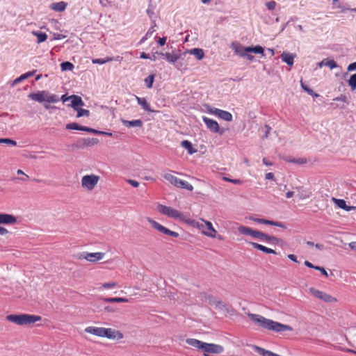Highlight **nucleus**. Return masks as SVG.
Listing matches in <instances>:
<instances>
[{
	"mask_svg": "<svg viewBox=\"0 0 356 356\" xmlns=\"http://www.w3.org/2000/svg\"><path fill=\"white\" fill-rule=\"evenodd\" d=\"M60 99H61L63 102H67V101H68V100H70V98H69V97H67L65 95H63L61 97Z\"/></svg>",
	"mask_w": 356,
	"mask_h": 356,
	"instance_id": "obj_64",
	"label": "nucleus"
},
{
	"mask_svg": "<svg viewBox=\"0 0 356 356\" xmlns=\"http://www.w3.org/2000/svg\"><path fill=\"white\" fill-rule=\"evenodd\" d=\"M103 337H106L109 339L120 340L123 338V334L118 330L104 327Z\"/></svg>",
	"mask_w": 356,
	"mask_h": 356,
	"instance_id": "obj_12",
	"label": "nucleus"
},
{
	"mask_svg": "<svg viewBox=\"0 0 356 356\" xmlns=\"http://www.w3.org/2000/svg\"><path fill=\"white\" fill-rule=\"evenodd\" d=\"M157 211L169 218L179 220V221L184 222L187 224L188 222H191V219L188 216L171 207L159 204L157 206Z\"/></svg>",
	"mask_w": 356,
	"mask_h": 356,
	"instance_id": "obj_5",
	"label": "nucleus"
},
{
	"mask_svg": "<svg viewBox=\"0 0 356 356\" xmlns=\"http://www.w3.org/2000/svg\"><path fill=\"white\" fill-rule=\"evenodd\" d=\"M75 111L77 112V118H81L83 116L88 117L90 115V111L88 109L77 108V109H75Z\"/></svg>",
	"mask_w": 356,
	"mask_h": 356,
	"instance_id": "obj_36",
	"label": "nucleus"
},
{
	"mask_svg": "<svg viewBox=\"0 0 356 356\" xmlns=\"http://www.w3.org/2000/svg\"><path fill=\"white\" fill-rule=\"evenodd\" d=\"M222 179H223V180H225L226 181H228V182H230V183H232L234 184H242V181L240 179H234L225 177H224Z\"/></svg>",
	"mask_w": 356,
	"mask_h": 356,
	"instance_id": "obj_47",
	"label": "nucleus"
},
{
	"mask_svg": "<svg viewBox=\"0 0 356 356\" xmlns=\"http://www.w3.org/2000/svg\"><path fill=\"white\" fill-rule=\"evenodd\" d=\"M326 65L328 66L331 70L337 67V63L333 60H323L320 63V65Z\"/></svg>",
	"mask_w": 356,
	"mask_h": 356,
	"instance_id": "obj_34",
	"label": "nucleus"
},
{
	"mask_svg": "<svg viewBox=\"0 0 356 356\" xmlns=\"http://www.w3.org/2000/svg\"><path fill=\"white\" fill-rule=\"evenodd\" d=\"M249 244L252 245L254 249L259 250L260 251H262L264 253L266 254H276V252L269 248H267L263 245H261L259 243H255V242H249Z\"/></svg>",
	"mask_w": 356,
	"mask_h": 356,
	"instance_id": "obj_19",
	"label": "nucleus"
},
{
	"mask_svg": "<svg viewBox=\"0 0 356 356\" xmlns=\"http://www.w3.org/2000/svg\"><path fill=\"white\" fill-rule=\"evenodd\" d=\"M105 253L97 252H83L80 256L79 259H86L88 261L95 263L98 261L102 260L104 257Z\"/></svg>",
	"mask_w": 356,
	"mask_h": 356,
	"instance_id": "obj_11",
	"label": "nucleus"
},
{
	"mask_svg": "<svg viewBox=\"0 0 356 356\" xmlns=\"http://www.w3.org/2000/svg\"><path fill=\"white\" fill-rule=\"evenodd\" d=\"M105 302H128L129 300L125 298H105L103 299Z\"/></svg>",
	"mask_w": 356,
	"mask_h": 356,
	"instance_id": "obj_28",
	"label": "nucleus"
},
{
	"mask_svg": "<svg viewBox=\"0 0 356 356\" xmlns=\"http://www.w3.org/2000/svg\"><path fill=\"white\" fill-rule=\"evenodd\" d=\"M254 221H255L258 223H261V224L273 225V226H276V227L284 228V229L286 228V226L282 222H277V221H273V220H266V219H264V218H255V219H254Z\"/></svg>",
	"mask_w": 356,
	"mask_h": 356,
	"instance_id": "obj_18",
	"label": "nucleus"
},
{
	"mask_svg": "<svg viewBox=\"0 0 356 356\" xmlns=\"http://www.w3.org/2000/svg\"><path fill=\"white\" fill-rule=\"evenodd\" d=\"M29 98L35 102L42 103H56L59 102V98L56 95L50 94L47 90H40L37 92L31 93L29 95Z\"/></svg>",
	"mask_w": 356,
	"mask_h": 356,
	"instance_id": "obj_7",
	"label": "nucleus"
},
{
	"mask_svg": "<svg viewBox=\"0 0 356 356\" xmlns=\"http://www.w3.org/2000/svg\"><path fill=\"white\" fill-rule=\"evenodd\" d=\"M309 293L314 298L321 300L325 302H336L337 301V298L314 287L309 289Z\"/></svg>",
	"mask_w": 356,
	"mask_h": 356,
	"instance_id": "obj_9",
	"label": "nucleus"
},
{
	"mask_svg": "<svg viewBox=\"0 0 356 356\" xmlns=\"http://www.w3.org/2000/svg\"><path fill=\"white\" fill-rule=\"evenodd\" d=\"M265 178H266V179L273 180L275 178L274 174L272 172H268L266 174Z\"/></svg>",
	"mask_w": 356,
	"mask_h": 356,
	"instance_id": "obj_55",
	"label": "nucleus"
},
{
	"mask_svg": "<svg viewBox=\"0 0 356 356\" xmlns=\"http://www.w3.org/2000/svg\"><path fill=\"white\" fill-rule=\"evenodd\" d=\"M26 79H27V76H25L24 74H23L19 77H18V78H17L16 79L14 80L13 85L19 83L22 80H24Z\"/></svg>",
	"mask_w": 356,
	"mask_h": 356,
	"instance_id": "obj_49",
	"label": "nucleus"
},
{
	"mask_svg": "<svg viewBox=\"0 0 356 356\" xmlns=\"http://www.w3.org/2000/svg\"><path fill=\"white\" fill-rule=\"evenodd\" d=\"M288 258H289V259H291V261H294V262H296V263L298 262L297 257H296V255H294V254H289V255H288Z\"/></svg>",
	"mask_w": 356,
	"mask_h": 356,
	"instance_id": "obj_60",
	"label": "nucleus"
},
{
	"mask_svg": "<svg viewBox=\"0 0 356 356\" xmlns=\"http://www.w3.org/2000/svg\"><path fill=\"white\" fill-rule=\"evenodd\" d=\"M8 233V231L7 229L3 227H1L0 226V235H6Z\"/></svg>",
	"mask_w": 356,
	"mask_h": 356,
	"instance_id": "obj_57",
	"label": "nucleus"
},
{
	"mask_svg": "<svg viewBox=\"0 0 356 356\" xmlns=\"http://www.w3.org/2000/svg\"><path fill=\"white\" fill-rule=\"evenodd\" d=\"M6 318L8 321L13 323L17 325L33 324L42 319L40 316L28 314H9L6 316Z\"/></svg>",
	"mask_w": 356,
	"mask_h": 356,
	"instance_id": "obj_4",
	"label": "nucleus"
},
{
	"mask_svg": "<svg viewBox=\"0 0 356 356\" xmlns=\"http://www.w3.org/2000/svg\"><path fill=\"white\" fill-rule=\"evenodd\" d=\"M189 53L192 55H194L199 60H202L204 56V51L199 48H194L190 50Z\"/></svg>",
	"mask_w": 356,
	"mask_h": 356,
	"instance_id": "obj_27",
	"label": "nucleus"
},
{
	"mask_svg": "<svg viewBox=\"0 0 356 356\" xmlns=\"http://www.w3.org/2000/svg\"><path fill=\"white\" fill-rule=\"evenodd\" d=\"M67 7V3L64 1H59L56 3H53L50 6V8L53 10L58 12H63L65 10Z\"/></svg>",
	"mask_w": 356,
	"mask_h": 356,
	"instance_id": "obj_22",
	"label": "nucleus"
},
{
	"mask_svg": "<svg viewBox=\"0 0 356 356\" xmlns=\"http://www.w3.org/2000/svg\"><path fill=\"white\" fill-rule=\"evenodd\" d=\"M281 58L282 60L289 65L292 66L293 65L295 56L292 54L283 52L281 55Z\"/></svg>",
	"mask_w": 356,
	"mask_h": 356,
	"instance_id": "obj_25",
	"label": "nucleus"
},
{
	"mask_svg": "<svg viewBox=\"0 0 356 356\" xmlns=\"http://www.w3.org/2000/svg\"><path fill=\"white\" fill-rule=\"evenodd\" d=\"M263 163L267 166H270V165H273V163L269 161L266 158H264L263 160Z\"/></svg>",
	"mask_w": 356,
	"mask_h": 356,
	"instance_id": "obj_58",
	"label": "nucleus"
},
{
	"mask_svg": "<svg viewBox=\"0 0 356 356\" xmlns=\"http://www.w3.org/2000/svg\"><path fill=\"white\" fill-rule=\"evenodd\" d=\"M166 40H167V38L166 37L159 38V40H158V43L161 46H163L165 44Z\"/></svg>",
	"mask_w": 356,
	"mask_h": 356,
	"instance_id": "obj_54",
	"label": "nucleus"
},
{
	"mask_svg": "<svg viewBox=\"0 0 356 356\" xmlns=\"http://www.w3.org/2000/svg\"><path fill=\"white\" fill-rule=\"evenodd\" d=\"M186 343L191 347L202 351L204 356H210L209 354H220L224 351V348L221 345L206 343L193 338L186 339Z\"/></svg>",
	"mask_w": 356,
	"mask_h": 356,
	"instance_id": "obj_2",
	"label": "nucleus"
},
{
	"mask_svg": "<svg viewBox=\"0 0 356 356\" xmlns=\"http://www.w3.org/2000/svg\"><path fill=\"white\" fill-rule=\"evenodd\" d=\"M200 220L201 222H196L191 219V222H188V224L199 229L202 234L210 238H216L217 231L213 227L212 223L204 219H201Z\"/></svg>",
	"mask_w": 356,
	"mask_h": 356,
	"instance_id": "obj_6",
	"label": "nucleus"
},
{
	"mask_svg": "<svg viewBox=\"0 0 356 356\" xmlns=\"http://www.w3.org/2000/svg\"><path fill=\"white\" fill-rule=\"evenodd\" d=\"M334 101H341V102H347V97H346V96L345 95H341L339 97H337L334 98Z\"/></svg>",
	"mask_w": 356,
	"mask_h": 356,
	"instance_id": "obj_52",
	"label": "nucleus"
},
{
	"mask_svg": "<svg viewBox=\"0 0 356 356\" xmlns=\"http://www.w3.org/2000/svg\"><path fill=\"white\" fill-rule=\"evenodd\" d=\"M17 222V218L11 214L0 213V224L13 225Z\"/></svg>",
	"mask_w": 356,
	"mask_h": 356,
	"instance_id": "obj_15",
	"label": "nucleus"
},
{
	"mask_svg": "<svg viewBox=\"0 0 356 356\" xmlns=\"http://www.w3.org/2000/svg\"><path fill=\"white\" fill-rule=\"evenodd\" d=\"M333 200H334V202H336L337 205L339 208L345 209L346 211H349L350 210V208L347 207L345 200H341V199H336V198H333Z\"/></svg>",
	"mask_w": 356,
	"mask_h": 356,
	"instance_id": "obj_35",
	"label": "nucleus"
},
{
	"mask_svg": "<svg viewBox=\"0 0 356 356\" xmlns=\"http://www.w3.org/2000/svg\"><path fill=\"white\" fill-rule=\"evenodd\" d=\"M0 143H5L13 146H15L17 145V142L15 140L10 138H0Z\"/></svg>",
	"mask_w": 356,
	"mask_h": 356,
	"instance_id": "obj_42",
	"label": "nucleus"
},
{
	"mask_svg": "<svg viewBox=\"0 0 356 356\" xmlns=\"http://www.w3.org/2000/svg\"><path fill=\"white\" fill-rule=\"evenodd\" d=\"M181 146L186 148L190 154H193L195 151L193 150L192 144L188 140H183L181 143Z\"/></svg>",
	"mask_w": 356,
	"mask_h": 356,
	"instance_id": "obj_32",
	"label": "nucleus"
},
{
	"mask_svg": "<svg viewBox=\"0 0 356 356\" xmlns=\"http://www.w3.org/2000/svg\"><path fill=\"white\" fill-rule=\"evenodd\" d=\"M209 112L227 122H231L233 119L232 115L229 112L219 108H213Z\"/></svg>",
	"mask_w": 356,
	"mask_h": 356,
	"instance_id": "obj_13",
	"label": "nucleus"
},
{
	"mask_svg": "<svg viewBox=\"0 0 356 356\" xmlns=\"http://www.w3.org/2000/svg\"><path fill=\"white\" fill-rule=\"evenodd\" d=\"M348 84L352 90H355L356 88V74L351 75L348 80Z\"/></svg>",
	"mask_w": 356,
	"mask_h": 356,
	"instance_id": "obj_41",
	"label": "nucleus"
},
{
	"mask_svg": "<svg viewBox=\"0 0 356 356\" xmlns=\"http://www.w3.org/2000/svg\"><path fill=\"white\" fill-rule=\"evenodd\" d=\"M140 57L141 58H143V59H147V58H150V57L149 56V55H148V54H146V53H145V52H142V53L140 54Z\"/></svg>",
	"mask_w": 356,
	"mask_h": 356,
	"instance_id": "obj_62",
	"label": "nucleus"
},
{
	"mask_svg": "<svg viewBox=\"0 0 356 356\" xmlns=\"http://www.w3.org/2000/svg\"><path fill=\"white\" fill-rule=\"evenodd\" d=\"M100 177L95 174L86 175L81 180V187L88 191H92L98 184Z\"/></svg>",
	"mask_w": 356,
	"mask_h": 356,
	"instance_id": "obj_8",
	"label": "nucleus"
},
{
	"mask_svg": "<svg viewBox=\"0 0 356 356\" xmlns=\"http://www.w3.org/2000/svg\"><path fill=\"white\" fill-rule=\"evenodd\" d=\"M163 177L166 181H168V182H170L171 184L174 185L175 186L177 187L180 179H179L178 177H177L170 173H165L163 175Z\"/></svg>",
	"mask_w": 356,
	"mask_h": 356,
	"instance_id": "obj_24",
	"label": "nucleus"
},
{
	"mask_svg": "<svg viewBox=\"0 0 356 356\" xmlns=\"http://www.w3.org/2000/svg\"><path fill=\"white\" fill-rule=\"evenodd\" d=\"M305 265L307 266L308 268H314V267H316V266H314L311 262L309 261H305Z\"/></svg>",
	"mask_w": 356,
	"mask_h": 356,
	"instance_id": "obj_61",
	"label": "nucleus"
},
{
	"mask_svg": "<svg viewBox=\"0 0 356 356\" xmlns=\"http://www.w3.org/2000/svg\"><path fill=\"white\" fill-rule=\"evenodd\" d=\"M136 98L138 104L139 105H140L145 111H148V112H154V111L150 108V105L147 102L145 98L139 97L137 96L136 97Z\"/></svg>",
	"mask_w": 356,
	"mask_h": 356,
	"instance_id": "obj_23",
	"label": "nucleus"
},
{
	"mask_svg": "<svg viewBox=\"0 0 356 356\" xmlns=\"http://www.w3.org/2000/svg\"><path fill=\"white\" fill-rule=\"evenodd\" d=\"M32 33L37 37L38 43L43 42L47 39V35L44 33L33 31Z\"/></svg>",
	"mask_w": 356,
	"mask_h": 356,
	"instance_id": "obj_30",
	"label": "nucleus"
},
{
	"mask_svg": "<svg viewBox=\"0 0 356 356\" xmlns=\"http://www.w3.org/2000/svg\"><path fill=\"white\" fill-rule=\"evenodd\" d=\"M239 233L250 236L252 238L259 239L261 241H266L271 243H278L279 238L273 236L265 234L261 231L253 229L250 227L243 225L239 226L238 228Z\"/></svg>",
	"mask_w": 356,
	"mask_h": 356,
	"instance_id": "obj_3",
	"label": "nucleus"
},
{
	"mask_svg": "<svg viewBox=\"0 0 356 356\" xmlns=\"http://www.w3.org/2000/svg\"><path fill=\"white\" fill-rule=\"evenodd\" d=\"M17 175H22L23 177H19V179L23 181H27L29 179V176L25 174L22 170H17Z\"/></svg>",
	"mask_w": 356,
	"mask_h": 356,
	"instance_id": "obj_48",
	"label": "nucleus"
},
{
	"mask_svg": "<svg viewBox=\"0 0 356 356\" xmlns=\"http://www.w3.org/2000/svg\"><path fill=\"white\" fill-rule=\"evenodd\" d=\"M202 120L205 123L207 127L213 133H219L220 127L218 123L207 117H203Z\"/></svg>",
	"mask_w": 356,
	"mask_h": 356,
	"instance_id": "obj_14",
	"label": "nucleus"
},
{
	"mask_svg": "<svg viewBox=\"0 0 356 356\" xmlns=\"http://www.w3.org/2000/svg\"><path fill=\"white\" fill-rule=\"evenodd\" d=\"M246 50L249 52H253L254 54H264V48L259 45L255 47H247Z\"/></svg>",
	"mask_w": 356,
	"mask_h": 356,
	"instance_id": "obj_31",
	"label": "nucleus"
},
{
	"mask_svg": "<svg viewBox=\"0 0 356 356\" xmlns=\"http://www.w3.org/2000/svg\"><path fill=\"white\" fill-rule=\"evenodd\" d=\"M212 303L216 306V308L220 309H225V305L220 300H214Z\"/></svg>",
	"mask_w": 356,
	"mask_h": 356,
	"instance_id": "obj_44",
	"label": "nucleus"
},
{
	"mask_svg": "<svg viewBox=\"0 0 356 356\" xmlns=\"http://www.w3.org/2000/svg\"><path fill=\"white\" fill-rule=\"evenodd\" d=\"M348 245L351 250H356V241L350 242Z\"/></svg>",
	"mask_w": 356,
	"mask_h": 356,
	"instance_id": "obj_59",
	"label": "nucleus"
},
{
	"mask_svg": "<svg viewBox=\"0 0 356 356\" xmlns=\"http://www.w3.org/2000/svg\"><path fill=\"white\" fill-rule=\"evenodd\" d=\"M85 332L92 335L103 337L104 327L89 326L85 329Z\"/></svg>",
	"mask_w": 356,
	"mask_h": 356,
	"instance_id": "obj_16",
	"label": "nucleus"
},
{
	"mask_svg": "<svg viewBox=\"0 0 356 356\" xmlns=\"http://www.w3.org/2000/svg\"><path fill=\"white\" fill-rule=\"evenodd\" d=\"M294 195V192L293 191H288L286 193V197L287 198H291Z\"/></svg>",
	"mask_w": 356,
	"mask_h": 356,
	"instance_id": "obj_63",
	"label": "nucleus"
},
{
	"mask_svg": "<svg viewBox=\"0 0 356 356\" xmlns=\"http://www.w3.org/2000/svg\"><path fill=\"white\" fill-rule=\"evenodd\" d=\"M314 269L319 270L325 277H328V274L324 268L316 266V267H314Z\"/></svg>",
	"mask_w": 356,
	"mask_h": 356,
	"instance_id": "obj_50",
	"label": "nucleus"
},
{
	"mask_svg": "<svg viewBox=\"0 0 356 356\" xmlns=\"http://www.w3.org/2000/svg\"><path fill=\"white\" fill-rule=\"evenodd\" d=\"M117 286H118V284L116 282H106V283L102 284L101 288L103 289H113L116 288Z\"/></svg>",
	"mask_w": 356,
	"mask_h": 356,
	"instance_id": "obj_39",
	"label": "nucleus"
},
{
	"mask_svg": "<svg viewBox=\"0 0 356 356\" xmlns=\"http://www.w3.org/2000/svg\"><path fill=\"white\" fill-rule=\"evenodd\" d=\"M114 59L112 57H106L105 58H95V59H92V63L93 64H100V65H102V64H104L106 63L112 61Z\"/></svg>",
	"mask_w": 356,
	"mask_h": 356,
	"instance_id": "obj_33",
	"label": "nucleus"
},
{
	"mask_svg": "<svg viewBox=\"0 0 356 356\" xmlns=\"http://www.w3.org/2000/svg\"><path fill=\"white\" fill-rule=\"evenodd\" d=\"M127 181L134 187H138L139 186V182L136 180L129 179Z\"/></svg>",
	"mask_w": 356,
	"mask_h": 356,
	"instance_id": "obj_53",
	"label": "nucleus"
},
{
	"mask_svg": "<svg viewBox=\"0 0 356 356\" xmlns=\"http://www.w3.org/2000/svg\"><path fill=\"white\" fill-rule=\"evenodd\" d=\"M122 124L128 128L132 127H143V121L141 120H122Z\"/></svg>",
	"mask_w": 356,
	"mask_h": 356,
	"instance_id": "obj_21",
	"label": "nucleus"
},
{
	"mask_svg": "<svg viewBox=\"0 0 356 356\" xmlns=\"http://www.w3.org/2000/svg\"><path fill=\"white\" fill-rule=\"evenodd\" d=\"M291 162L298 163V164H305L307 163V159L305 158H300L297 160H292Z\"/></svg>",
	"mask_w": 356,
	"mask_h": 356,
	"instance_id": "obj_51",
	"label": "nucleus"
},
{
	"mask_svg": "<svg viewBox=\"0 0 356 356\" xmlns=\"http://www.w3.org/2000/svg\"><path fill=\"white\" fill-rule=\"evenodd\" d=\"M248 317L254 323L268 330H273L277 332L284 331H292L293 328L288 325L282 324L279 322L274 321L270 319L254 314H248Z\"/></svg>",
	"mask_w": 356,
	"mask_h": 356,
	"instance_id": "obj_1",
	"label": "nucleus"
},
{
	"mask_svg": "<svg viewBox=\"0 0 356 356\" xmlns=\"http://www.w3.org/2000/svg\"><path fill=\"white\" fill-rule=\"evenodd\" d=\"M356 70V62L350 64L348 67V71H353Z\"/></svg>",
	"mask_w": 356,
	"mask_h": 356,
	"instance_id": "obj_56",
	"label": "nucleus"
},
{
	"mask_svg": "<svg viewBox=\"0 0 356 356\" xmlns=\"http://www.w3.org/2000/svg\"><path fill=\"white\" fill-rule=\"evenodd\" d=\"M60 67L63 71L72 70L74 69V65L70 62L66 61L60 64Z\"/></svg>",
	"mask_w": 356,
	"mask_h": 356,
	"instance_id": "obj_38",
	"label": "nucleus"
},
{
	"mask_svg": "<svg viewBox=\"0 0 356 356\" xmlns=\"http://www.w3.org/2000/svg\"><path fill=\"white\" fill-rule=\"evenodd\" d=\"M177 187L186 189L188 191H192L193 190V186L191 184L182 179L179 180Z\"/></svg>",
	"mask_w": 356,
	"mask_h": 356,
	"instance_id": "obj_29",
	"label": "nucleus"
},
{
	"mask_svg": "<svg viewBox=\"0 0 356 356\" xmlns=\"http://www.w3.org/2000/svg\"><path fill=\"white\" fill-rule=\"evenodd\" d=\"M82 131L90 132V133H93V134H103L102 131H98V130L94 129L92 128H90V127H84V126H83V129H82Z\"/></svg>",
	"mask_w": 356,
	"mask_h": 356,
	"instance_id": "obj_45",
	"label": "nucleus"
},
{
	"mask_svg": "<svg viewBox=\"0 0 356 356\" xmlns=\"http://www.w3.org/2000/svg\"><path fill=\"white\" fill-rule=\"evenodd\" d=\"M154 74H151V75L148 76L145 79V85H146V86L148 88H151L152 87V85H153V83H154Z\"/></svg>",
	"mask_w": 356,
	"mask_h": 356,
	"instance_id": "obj_40",
	"label": "nucleus"
},
{
	"mask_svg": "<svg viewBox=\"0 0 356 356\" xmlns=\"http://www.w3.org/2000/svg\"><path fill=\"white\" fill-rule=\"evenodd\" d=\"M70 98L71 104L70 106H72L74 110L77 109L79 106H83L84 105V102L82 100L81 97L75 95L69 96Z\"/></svg>",
	"mask_w": 356,
	"mask_h": 356,
	"instance_id": "obj_17",
	"label": "nucleus"
},
{
	"mask_svg": "<svg viewBox=\"0 0 356 356\" xmlns=\"http://www.w3.org/2000/svg\"><path fill=\"white\" fill-rule=\"evenodd\" d=\"M65 128L67 129L82 131V129H83V126H81L76 122H72V123L67 124L66 125Z\"/></svg>",
	"mask_w": 356,
	"mask_h": 356,
	"instance_id": "obj_37",
	"label": "nucleus"
},
{
	"mask_svg": "<svg viewBox=\"0 0 356 356\" xmlns=\"http://www.w3.org/2000/svg\"><path fill=\"white\" fill-rule=\"evenodd\" d=\"M147 220L154 229H155L156 230L161 233L175 238H177L179 236V233L170 230L169 229L166 228L165 227L163 226L162 225H161L160 223L150 218H147Z\"/></svg>",
	"mask_w": 356,
	"mask_h": 356,
	"instance_id": "obj_10",
	"label": "nucleus"
},
{
	"mask_svg": "<svg viewBox=\"0 0 356 356\" xmlns=\"http://www.w3.org/2000/svg\"><path fill=\"white\" fill-rule=\"evenodd\" d=\"M160 54H161V56H164L166 60L170 63H175L180 58V54H179L178 53H175L174 51H172L171 53H169V52L161 53Z\"/></svg>",
	"mask_w": 356,
	"mask_h": 356,
	"instance_id": "obj_20",
	"label": "nucleus"
},
{
	"mask_svg": "<svg viewBox=\"0 0 356 356\" xmlns=\"http://www.w3.org/2000/svg\"><path fill=\"white\" fill-rule=\"evenodd\" d=\"M233 49L237 55H239L241 57H245L246 56V53L249 52L246 50V47H243L239 44H234Z\"/></svg>",
	"mask_w": 356,
	"mask_h": 356,
	"instance_id": "obj_26",
	"label": "nucleus"
},
{
	"mask_svg": "<svg viewBox=\"0 0 356 356\" xmlns=\"http://www.w3.org/2000/svg\"><path fill=\"white\" fill-rule=\"evenodd\" d=\"M311 195L312 193L310 192L302 191L300 193H298V196L300 200H303L309 198L311 196Z\"/></svg>",
	"mask_w": 356,
	"mask_h": 356,
	"instance_id": "obj_43",
	"label": "nucleus"
},
{
	"mask_svg": "<svg viewBox=\"0 0 356 356\" xmlns=\"http://www.w3.org/2000/svg\"><path fill=\"white\" fill-rule=\"evenodd\" d=\"M265 5L268 10H273L277 6V3L275 1H270L266 2Z\"/></svg>",
	"mask_w": 356,
	"mask_h": 356,
	"instance_id": "obj_46",
	"label": "nucleus"
}]
</instances>
